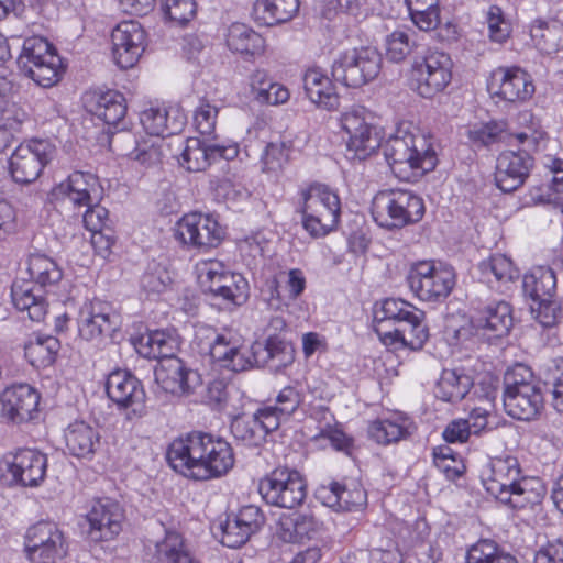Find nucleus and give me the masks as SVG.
I'll return each mask as SVG.
<instances>
[{
  "instance_id": "obj_7",
  "label": "nucleus",
  "mask_w": 563,
  "mask_h": 563,
  "mask_svg": "<svg viewBox=\"0 0 563 563\" xmlns=\"http://www.w3.org/2000/svg\"><path fill=\"white\" fill-rule=\"evenodd\" d=\"M340 126L346 135V155L363 161L380 146L374 114L363 106H352L341 113Z\"/></svg>"
},
{
  "instance_id": "obj_4",
  "label": "nucleus",
  "mask_w": 563,
  "mask_h": 563,
  "mask_svg": "<svg viewBox=\"0 0 563 563\" xmlns=\"http://www.w3.org/2000/svg\"><path fill=\"white\" fill-rule=\"evenodd\" d=\"M300 211L305 230L314 238L327 235L340 220L341 202L332 188L312 184L300 190Z\"/></svg>"
},
{
  "instance_id": "obj_13",
  "label": "nucleus",
  "mask_w": 563,
  "mask_h": 563,
  "mask_svg": "<svg viewBox=\"0 0 563 563\" xmlns=\"http://www.w3.org/2000/svg\"><path fill=\"white\" fill-rule=\"evenodd\" d=\"M56 153V146L47 139H31L21 143L9 158L12 179L19 184L35 181Z\"/></svg>"
},
{
  "instance_id": "obj_28",
  "label": "nucleus",
  "mask_w": 563,
  "mask_h": 563,
  "mask_svg": "<svg viewBox=\"0 0 563 563\" xmlns=\"http://www.w3.org/2000/svg\"><path fill=\"white\" fill-rule=\"evenodd\" d=\"M53 194L55 197L67 199L74 207H91L101 199L102 188L98 178L84 172H74L68 178L58 184Z\"/></svg>"
},
{
  "instance_id": "obj_20",
  "label": "nucleus",
  "mask_w": 563,
  "mask_h": 563,
  "mask_svg": "<svg viewBox=\"0 0 563 563\" xmlns=\"http://www.w3.org/2000/svg\"><path fill=\"white\" fill-rule=\"evenodd\" d=\"M489 92L508 102H523L534 93L531 76L519 67H498L487 81Z\"/></svg>"
},
{
  "instance_id": "obj_53",
  "label": "nucleus",
  "mask_w": 563,
  "mask_h": 563,
  "mask_svg": "<svg viewBox=\"0 0 563 563\" xmlns=\"http://www.w3.org/2000/svg\"><path fill=\"white\" fill-rule=\"evenodd\" d=\"M12 302L20 311H26L27 317L32 321L40 322L46 314L45 300L33 292L27 285L14 284L11 290Z\"/></svg>"
},
{
  "instance_id": "obj_33",
  "label": "nucleus",
  "mask_w": 563,
  "mask_h": 563,
  "mask_svg": "<svg viewBox=\"0 0 563 563\" xmlns=\"http://www.w3.org/2000/svg\"><path fill=\"white\" fill-rule=\"evenodd\" d=\"M187 118L178 107H152L140 114L143 129L152 136L166 137L183 131Z\"/></svg>"
},
{
  "instance_id": "obj_30",
  "label": "nucleus",
  "mask_w": 563,
  "mask_h": 563,
  "mask_svg": "<svg viewBox=\"0 0 563 563\" xmlns=\"http://www.w3.org/2000/svg\"><path fill=\"white\" fill-rule=\"evenodd\" d=\"M317 497L324 506L338 511L358 510L367 501L365 489L356 482H350L349 484L331 482L321 485L317 489Z\"/></svg>"
},
{
  "instance_id": "obj_22",
  "label": "nucleus",
  "mask_w": 563,
  "mask_h": 563,
  "mask_svg": "<svg viewBox=\"0 0 563 563\" xmlns=\"http://www.w3.org/2000/svg\"><path fill=\"white\" fill-rule=\"evenodd\" d=\"M115 64L124 69L133 67L146 45V33L136 21H123L111 33Z\"/></svg>"
},
{
  "instance_id": "obj_42",
  "label": "nucleus",
  "mask_w": 563,
  "mask_h": 563,
  "mask_svg": "<svg viewBox=\"0 0 563 563\" xmlns=\"http://www.w3.org/2000/svg\"><path fill=\"white\" fill-rule=\"evenodd\" d=\"M299 11V0H255L253 19L260 25L274 26L287 23Z\"/></svg>"
},
{
  "instance_id": "obj_62",
  "label": "nucleus",
  "mask_w": 563,
  "mask_h": 563,
  "mask_svg": "<svg viewBox=\"0 0 563 563\" xmlns=\"http://www.w3.org/2000/svg\"><path fill=\"white\" fill-rule=\"evenodd\" d=\"M494 400L495 393L488 391L486 393L485 398L482 400L483 405L472 408L468 418L465 419L468 427H471L472 433L479 434L486 429L488 424V416L494 409Z\"/></svg>"
},
{
  "instance_id": "obj_46",
  "label": "nucleus",
  "mask_w": 563,
  "mask_h": 563,
  "mask_svg": "<svg viewBox=\"0 0 563 563\" xmlns=\"http://www.w3.org/2000/svg\"><path fill=\"white\" fill-rule=\"evenodd\" d=\"M536 48L547 55L563 51V23L558 20H537L530 27Z\"/></svg>"
},
{
  "instance_id": "obj_16",
  "label": "nucleus",
  "mask_w": 563,
  "mask_h": 563,
  "mask_svg": "<svg viewBox=\"0 0 563 563\" xmlns=\"http://www.w3.org/2000/svg\"><path fill=\"white\" fill-rule=\"evenodd\" d=\"M451 57L438 51H430L412 66L415 89L423 98L442 92L452 79Z\"/></svg>"
},
{
  "instance_id": "obj_51",
  "label": "nucleus",
  "mask_w": 563,
  "mask_h": 563,
  "mask_svg": "<svg viewBox=\"0 0 563 563\" xmlns=\"http://www.w3.org/2000/svg\"><path fill=\"white\" fill-rule=\"evenodd\" d=\"M153 559L155 563H197L187 551L183 537L175 531L166 532L164 539L156 542Z\"/></svg>"
},
{
  "instance_id": "obj_9",
  "label": "nucleus",
  "mask_w": 563,
  "mask_h": 563,
  "mask_svg": "<svg viewBox=\"0 0 563 563\" xmlns=\"http://www.w3.org/2000/svg\"><path fill=\"white\" fill-rule=\"evenodd\" d=\"M523 292L532 300L530 306L534 319L545 328L556 324L561 308L555 299L556 276L548 266H536L523 276Z\"/></svg>"
},
{
  "instance_id": "obj_8",
  "label": "nucleus",
  "mask_w": 563,
  "mask_h": 563,
  "mask_svg": "<svg viewBox=\"0 0 563 563\" xmlns=\"http://www.w3.org/2000/svg\"><path fill=\"white\" fill-rule=\"evenodd\" d=\"M18 65L27 77L44 88L57 84L64 73L60 56L55 47L42 37L24 41Z\"/></svg>"
},
{
  "instance_id": "obj_31",
  "label": "nucleus",
  "mask_w": 563,
  "mask_h": 563,
  "mask_svg": "<svg viewBox=\"0 0 563 563\" xmlns=\"http://www.w3.org/2000/svg\"><path fill=\"white\" fill-rule=\"evenodd\" d=\"M155 379L166 393L177 396L190 394L200 382L198 373L177 357L163 361L155 371Z\"/></svg>"
},
{
  "instance_id": "obj_50",
  "label": "nucleus",
  "mask_w": 563,
  "mask_h": 563,
  "mask_svg": "<svg viewBox=\"0 0 563 563\" xmlns=\"http://www.w3.org/2000/svg\"><path fill=\"white\" fill-rule=\"evenodd\" d=\"M26 272L30 278L43 288L53 287L63 278L59 265L52 257L41 253L29 255Z\"/></svg>"
},
{
  "instance_id": "obj_60",
  "label": "nucleus",
  "mask_w": 563,
  "mask_h": 563,
  "mask_svg": "<svg viewBox=\"0 0 563 563\" xmlns=\"http://www.w3.org/2000/svg\"><path fill=\"white\" fill-rule=\"evenodd\" d=\"M219 108L208 100H201L194 112V124L201 135H212L218 119Z\"/></svg>"
},
{
  "instance_id": "obj_1",
  "label": "nucleus",
  "mask_w": 563,
  "mask_h": 563,
  "mask_svg": "<svg viewBox=\"0 0 563 563\" xmlns=\"http://www.w3.org/2000/svg\"><path fill=\"white\" fill-rule=\"evenodd\" d=\"M166 459L173 470L196 481L219 478L234 465L230 443L206 432H191L175 439L167 449Z\"/></svg>"
},
{
  "instance_id": "obj_49",
  "label": "nucleus",
  "mask_w": 563,
  "mask_h": 563,
  "mask_svg": "<svg viewBox=\"0 0 563 563\" xmlns=\"http://www.w3.org/2000/svg\"><path fill=\"white\" fill-rule=\"evenodd\" d=\"M288 418L276 407L267 406L258 409L252 417L250 418H239L235 420L236 430L243 431L244 427L252 428L253 437L256 439H265V437L277 430L280 423Z\"/></svg>"
},
{
  "instance_id": "obj_45",
  "label": "nucleus",
  "mask_w": 563,
  "mask_h": 563,
  "mask_svg": "<svg viewBox=\"0 0 563 563\" xmlns=\"http://www.w3.org/2000/svg\"><path fill=\"white\" fill-rule=\"evenodd\" d=\"M474 382L463 368L443 369L435 387V396L446 402L462 400Z\"/></svg>"
},
{
  "instance_id": "obj_44",
  "label": "nucleus",
  "mask_w": 563,
  "mask_h": 563,
  "mask_svg": "<svg viewBox=\"0 0 563 563\" xmlns=\"http://www.w3.org/2000/svg\"><path fill=\"white\" fill-rule=\"evenodd\" d=\"M323 523L312 514H294L280 521V538L286 542L313 539L322 531Z\"/></svg>"
},
{
  "instance_id": "obj_24",
  "label": "nucleus",
  "mask_w": 563,
  "mask_h": 563,
  "mask_svg": "<svg viewBox=\"0 0 563 563\" xmlns=\"http://www.w3.org/2000/svg\"><path fill=\"white\" fill-rule=\"evenodd\" d=\"M108 397L120 407L131 408L128 413L142 417L145 415V393L140 380L128 371L117 369L109 374L106 383Z\"/></svg>"
},
{
  "instance_id": "obj_39",
  "label": "nucleus",
  "mask_w": 563,
  "mask_h": 563,
  "mask_svg": "<svg viewBox=\"0 0 563 563\" xmlns=\"http://www.w3.org/2000/svg\"><path fill=\"white\" fill-rule=\"evenodd\" d=\"M64 438L69 453L81 459H91L100 446L99 431L85 421L70 423Z\"/></svg>"
},
{
  "instance_id": "obj_14",
  "label": "nucleus",
  "mask_w": 563,
  "mask_h": 563,
  "mask_svg": "<svg viewBox=\"0 0 563 563\" xmlns=\"http://www.w3.org/2000/svg\"><path fill=\"white\" fill-rule=\"evenodd\" d=\"M258 492L268 505L292 509L305 500L307 485L298 471L278 467L261 479Z\"/></svg>"
},
{
  "instance_id": "obj_37",
  "label": "nucleus",
  "mask_w": 563,
  "mask_h": 563,
  "mask_svg": "<svg viewBox=\"0 0 563 563\" xmlns=\"http://www.w3.org/2000/svg\"><path fill=\"white\" fill-rule=\"evenodd\" d=\"M257 366H268L275 371L285 368L295 361L294 346L278 335H268L265 343L254 342Z\"/></svg>"
},
{
  "instance_id": "obj_34",
  "label": "nucleus",
  "mask_w": 563,
  "mask_h": 563,
  "mask_svg": "<svg viewBox=\"0 0 563 563\" xmlns=\"http://www.w3.org/2000/svg\"><path fill=\"white\" fill-rule=\"evenodd\" d=\"M504 408L518 420L536 418L543 407V396L539 385H526L515 390H504Z\"/></svg>"
},
{
  "instance_id": "obj_64",
  "label": "nucleus",
  "mask_w": 563,
  "mask_h": 563,
  "mask_svg": "<svg viewBox=\"0 0 563 563\" xmlns=\"http://www.w3.org/2000/svg\"><path fill=\"white\" fill-rule=\"evenodd\" d=\"M221 542L228 548H239L251 537L249 530L240 525L235 516L228 517L225 522L221 525Z\"/></svg>"
},
{
  "instance_id": "obj_58",
  "label": "nucleus",
  "mask_w": 563,
  "mask_h": 563,
  "mask_svg": "<svg viewBox=\"0 0 563 563\" xmlns=\"http://www.w3.org/2000/svg\"><path fill=\"white\" fill-rule=\"evenodd\" d=\"M488 36L493 42L504 43L510 35L511 24L505 18L503 10L497 5H490L486 12Z\"/></svg>"
},
{
  "instance_id": "obj_41",
  "label": "nucleus",
  "mask_w": 563,
  "mask_h": 563,
  "mask_svg": "<svg viewBox=\"0 0 563 563\" xmlns=\"http://www.w3.org/2000/svg\"><path fill=\"white\" fill-rule=\"evenodd\" d=\"M228 48L244 58L260 56L265 51V38L244 23H233L225 34Z\"/></svg>"
},
{
  "instance_id": "obj_54",
  "label": "nucleus",
  "mask_w": 563,
  "mask_h": 563,
  "mask_svg": "<svg viewBox=\"0 0 563 563\" xmlns=\"http://www.w3.org/2000/svg\"><path fill=\"white\" fill-rule=\"evenodd\" d=\"M411 21L422 31L434 30L440 23L439 0H405Z\"/></svg>"
},
{
  "instance_id": "obj_12",
  "label": "nucleus",
  "mask_w": 563,
  "mask_h": 563,
  "mask_svg": "<svg viewBox=\"0 0 563 563\" xmlns=\"http://www.w3.org/2000/svg\"><path fill=\"white\" fill-rule=\"evenodd\" d=\"M209 339V354L214 363L232 372H244L256 364L255 351L246 345L244 339L232 329L217 332L211 328L203 329Z\"/></svg>"
},
{
  "instance_id": "obj_25",
  "label": "nucleus",
  "mask_w": 563,
  "mask_h": 563,
  "mask_svg": "<svg viewBox=\"0 0 563 563\" xmlns=\"http://www.w3.org/2000/svg\"><path fill=\"white\" fill-rule=\"evenodd\" d=\"M40 394L27 384L12 385L0 394V415L14 423L35 418L38 410Z\"/></svg>"
},
{
  "instance_id": "obj_23",
  "label": "nucleus",
  "mask_w": 563,
  "mask_h": 563,
  "mask_svg": "<svg viewBox=\"0 0 563 563\" xmlns=\"http://www.w3.org/2000/svg\"><path fill=\"white\" fill-rule=\"evenodd\" d=\"M3 463L12 481L25 487L38 486L46 476L47 457L35 449H19L5 455Z\"/></svg>"
},
{
  "instance_id": "obj_35",
  "label": "nucleus",
  "mask_w": 563,
  "mask_h": 563,
  "mask_svg": "<svg viewBox=\"0 0 563 563\" xmlns=\"http://www.w3.org/2000/svg\"><path fill=\"white\" fill-rule=\"evenodd\" d=\"M162 144V140L152 139L136 142L129 132L113 136L110 140V146L114 151H119L120 155H125L145 167L161 163L163 157Z\"/></svg>"
},
{
  "instance_id": "obj_52",
  "label": "nucleus",
  "mask_w": 563,
  "mask_h": 563,
  "mask_svg": "<svg viewBox=\"0 0 563 563\" xmlns=\"http://www.w3.org/2000/svg\"><path fill=\"white\" fill-rule=\"evenodd\" d=\"M59 347V341L55 336H36L25 344L24 353L33 366L47 367L54 363Z\"/></svg>"
},
{
  "instance_id": "obj_32",
  "label": "nucleus",
  "mask_w": 563,
  "mask_h": 563,
  "mask_svg": "<svg viewBox=\"0 0 563 563\" xmlns=\"http://www.w3.org/2000/svg\"><path fill=\"white\" fill-rule=\"evenodd\" d=\"M84 103L92 115L107 125H118L126 114L124 96L117 90L89 91L84 97Z\"/></svg>"
},
{
  "instance_id": "obj_5",
  "label": "nucleus",
  "mask_w": 563,
  "mask_h": 563,
  "mask_svg": "<svg viewBox=\"0 0 563 563\" xmlns=\"http://www.w3.org/2000/svg\"><path fill=\"white\" fill-rule=\"evenodd\" d=\"M423 214L422 198L408 189L380 190L372 201L373 219L382 228L400 229L419 222Z\"/></svg>"
},
{
  "instance_id": "obj_40",
  "label": "nucleus",
  "mask_w": 563,
  "mask_h": 563,
  "mask_svg": "<svg viewBox=\"0 0 563 563\" xmlns=\"http://www.w3.org/2000/svg\"><path fill=\"white\" fill-rule=\"evenodd\" d=\"M306 288V278L303 273L294 268L290 269L285 276L284 280L274 278L267 280L266 289L263 294L268 292L266 300L272 308L278 309L282 305H287L288 301L296 300Z\"/></svg>"
},
{
  "instance_id": "obj_27",
  "label": "nucleus",
  "mask_w": 563,
  "mask_h": 563,
  "mask_svg": "<svg viewBox=\"0 0 563 563\" xmlns=\"http://www.w3.org/2000/svg\"><path fill=\"white\" fill-rule=\"evenodd\" d=\"M520 477V464L517 457L511 455L492 459L482 473L486 492L499 501L505 499L508 490Z\"/></svg>"
},
{
  "instance_id": "obj_57",
  "label": "nucleus",
  "mask_w": 563,
  "mask_h": 563,
  "mask_svg": "<svg viewBox=\"0 0 563 563\" xmlns=\"http://www.w3.org/2000/svg\"><path fill=\"white\" fill-rule=\"evenodd\" d=\"M291 146L285 141L271 142L262 155L264 172H278L289 161Z\"/></svg>"
},
{
  "instance_id": "obj_55",
  "label": "nucleus",
  "mask_w": 563,
  "mask_h": 563,
  "mask_svg": "<svg viewBox=\"0 0 563 563\" xmlns=\"http://www.w3.org/2000/svg\"><path fill=\"white\" fill-rule=\"evenodd\" d=\"M466 563H517L516 559L501 551L490 539H481L470 547Z\"/></svg>"
},
{
  "instance_id": "obj_38",
  "label": "nucleus",
  "mask_w": 563,
  "mask_h": 563,
  "mask_svg": "<svg viewBox=\"0 0 563 563\" xmlns=\"http://www.w3.org/2000/svg\"><path fill=\"white\" fill-rule=\"evenodd\" d=\"M477 269L479 279L497 290L507 289L508 285L519 277V272L512 261L503 254H494L482 261Z\"/></svg>"
},
{
  "instance_id": "obj_43",
  "label": "nucleus",
  "mask_w": 563,
  "mask_h": 563,
  "mask_svg": "<svg viewBox=\"0 0 563 563\" xmlns=\"http://www.w3.org/2000/svg\"><path fill=\"white\" fill-rule=\"evenodd\" d=\"M545 495V487L539 477H520L500 503L515 509L539 505Z\"/></svg>"
},
{
  "instance_id": "obj_48",
  "label": "nucleus",
  "mask_w": 563,
  "mask_h": 563,
  "mask_svg": "<svg viewBox=\"0 0 563 563\" xmlns=\"http://www.w3.org/2000/svg\"><path fill=\"white\" fill-rule=\"evenodd\" d=\"M135 347L143 357L163 358L166 361L175 357L178 343L170 334L156 330L141 335Z\"/></svg>"
},
{
  "instance_id": "obj_19",
  "label": "nucleus",
  "mask_w": 563,
  "mask_h": 563,
  "mask_svg": "<svg viewBox=\"0 0 563 563\" xmlns=\"http://www.w3.org/2000/svg\"><path fill=\"white\" fill-rule=\"evenodd\" d=\"M239 155V145L234 142L219 144L212 140L189 137L180 154V164L189 172H202L220 159L231 161Z\"/></svg>"
},
{
  "instance_id": "obj_59",
  "label": "nucleus",
  "mask_w": 563,
  "mask_h": 563,
  "mask_svg": "<svg viewBox=\"0 0 563 563\" xmlns=\"http://www.w3.org/2000/svg\"><path fill=\"white\" fill-rule=\"evenodd\" d=\"M162 10L172 22L184 25L196 15L197 4L195 0H164Z\"/></svg>"
},
{
  "instance_id": "obj_10",
  "label": "nucleus",
  "mask_w": 563,
  "mask_h": 563,
  "mask_svg": "<svg viewBox=\"0 0 563 563\" xmlns=\"http://www.w3.org/2000/svg\"><path fill=\"white\" fill-rule=\"evenodd\" d=\"M196 272L205 292L222 299L227 305L241 306L247 300V280L241 274L229 271L222 262L200 261L196 265Z\"/></svg>"
},
{
  "instance_id": "obj_56",
  "label": "nucleus",
  "mask_w": 563,
  "mask_h": 563,
  "mask_svg": "<svg viewBox=\"0 0 563 563\" xmlns=\"http://www.w3.org/2000/svg\"><path fill=\"white\" fill-rule=\"evenodd\" d=\"M468 139L479 146H489L499 142H508V126L504 121H489L471 126Z\"/></svg>"
},
{
  "instance_id": "obj_17",
  "label": "nucleus",
  "mask_w": 563,
  "mask_h": 563,
  "mask_svg": "<svg viewBox=\"0 0 563 563\" xmlns=\"http://www.w3.org/2000/svg\"><path fill=\"white\" fill-rule=\"evenodd\" d=\"M25 552L32 563H56L67 553V542L57 525L40 521L29 528Z\"/></svg>"
},
{
  "instance_id": "obj_2",
  "label": "nucleus",
  "mask_w": 563,
  "mask_h": 563,
  "mask_svg": "<svg viewBox=\"0 0 563 563\" xmlns=\"http://www.w3.org/2000/svg\"><path fill=\"white\" fill-rule=\"evenodd\" d=\"M374 321L376 334L388 346L420 350L429 339L426 312L402 299H385Z\"/></svg>"
},
{
  "instance_id": "obj_3",
  "label": "nucleus",
  "mask_w": 563,
  "mask_h": 563,
  "mask_svg": "<svg viewBox=\"0 0 563 563\" xmlns=\"http://www.w3.org/2000/svg\"><path fill=\"white\" fill-rule=\"evenodd\" d=\"M393 173L406 181H416L433 170L438 159L431 139L421 133L398 129L383 145Z\"/></svg>"
},
{
  "instance_id": "obj_18",
  "label": "nucleus",
  "mask_w": 563,
  "mask_h": 563,
  "mask_svg": "<svg viewBox=\"0 0 563 563\" xmlns=\"http://www.w3.org/2000/svg\"><path fill=\"white\" fill-rule=\"evenodd\" d=\"M471 324L477 335L488 340L507 335L514 324L512 308L505 300L473 302Z\"/></svg>"
},
{
  "instance_id": "obj_26",
  "label": "nucleus",
  "mask_w": 563,
  "mask_h": 563,
  "mask_svg": "<svg viewBox=\"0 0 563 563\" xmlns=\"http://www.w3.org/2000/svg\"><path fill=\"white\" fill-rule=\"evenodd\" d=\"M79 335L87 340H96L118 328V316L112 307L102 300L86 301L77 318Z\"/></svg>"
},
{
  "instance_id": "obj_36",
  "label": "nucleus",
  "mask_w": 563,
  "mask_h": 563,
  "mask_svg": "<svg viewBox=\"0 0 563 563\" xmlns=\"http://www.w3.org/2000/svg\"><path fill=\"white\" fill-rule=\"evenodd\" d=\"M303 88L310 101L321 108L334 110L340 104V96L334 84L320 68L306 70Z\"/></svg>"
},
{
  "instance_id": "obj_6",
  "label": "nucleus",
  "mask_w": 563,
  "mask_h": 563,
  "mask_svg": "<svg viewBox=\"0 0 563 563\" xmlns=\"http://www.w3.org/2000/svg\"><path fill=\"white\" fill-rule=\"evenodd\" d=\"M407 285L416 298L424 302H442L456 284L452 266L438 261L413 263L406 276Z\"/></svg>"
},
{
  "instance_id": "obj_29",
  "label": "nucleus",
  "mask_w": 563,
  "mask_h": 563,
  "mask_svg": "<svg viewBox=\"0 0 563 563\" xmlns=\"http://www.w3.org/2000/svg\"><path fill=\"white\" fill-rule=\"evenodd\" d=\"M532 167V157L526 151L503 152L497 158L495 179L505 192L518 189L527 179Z\"/></svg>"
},
{
  "instance_id": "obj_11",
  "label": "nucleus",
  "mask_w": 563,
  "mask_h": 563,
  "mask_svg": "<svg viewBox=\"0 0 563 563\" xmlns=\"http://www.w3.org/2000/svg\"><path fill=\"white\" fill-rule=\"evenodd\" d=\"M382 55L374 47L341 53L332 64V77L346 87L358 88L375 79L382 68Z\"/></svg>"
},
{
  "instance_id": "obj_47",
  "label": "nucleus",
  "mask_w": 563,
  "mask_h": 563,
  "mask_svg": "<svg viewBox=\"0 0 563 563\" xmlns=\"http://www.w3.org/2000/svg\"><path fill=\"white\" fill-rule=\"evenodd\" d=\"M410 421L402 416L377 419L369 423L368 437L378 444L388 445L406 439L409 432Z\"/></svg>"
},
{
  "instance_id": "obj_15",
  "label": "nucleus",
  "mask_w": 563,
  "mask_h": 563,
  "mask_svg": "<svg viewBox=\"0 0 563 563\" xmlns=\"http://www.w3.org/2000/svg\"><path fill=\"white\" fill-rule=\"evenodd\" d=\"M225 232L218 220L207 213L189 212L175 225V238L184 245L208 251L220 245Z\"/></svg>"
},
{
  "instance_id": "obj_61",
  "label": "nucleus",
  "mask_w": 563,
  "mask_h": 563,
  "mask_svg": "<svg viewBox=\"0 0 563 563\" xmlns=\"http://www.w3.org/2000/svg\"><path fill=\"white\" fill-rule=\"evenodd\" d=\"M412 48L413 43L405 31L396 30L386 37V56L395 63L405 60Z\"/></svg>"
},
{
  "instance_id": "obj_63",
  "label": "nucleus",
  "mask_w": 563,
  "mask_h": 563,
  "mask_svg": "<svg viewBox=\"0 0 563 563\" xmlns=\"http://www.w3.org/2000/svg\"><path fill=\"white\" fill-rule=\"evenodd\" d=\"M169 283L168 272L159 265L148 267L141 277V288L148 295L163 292Z\"/></svg>"
},
{
  "instance_id": "obj_21",
  "label": "nucleus",
  "mask_w": 563,
  "mask_h": 563,
  "mask_svg": "<svg viewBox=\"0 0 563 563\" xmlns=\"http://www.w3.org/2000/svg\"><path fill=\"white\" fill-rule=\"evenodd\" d=\"M86 519L89 523L87 534L93 542L113 540L122 530L124 511L119 503L110 499L95 500Z\"/></svg>"
}]
</instances>
